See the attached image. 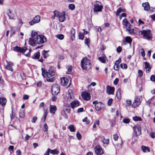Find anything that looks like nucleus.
<instances>
[{
	"label": "nucleus",
	"mask_w": 155,
	"mask_h": 155,
	"mask_svg": "<svg viewBox=\"0 0 155 155\" xmlns=\"http://www.w3.org/2000/svg\"><path fill=\"white\" fill-rule=\"evenodd\" d=\"M31 37L29 38V43L32 46H35L38 44H40L46 42V38L42 35H38L37 32L32 31Z\"/></svg>",
	"instance_id": "nucleus-1"
},
{
	"label": "nucleus",
	"mask_w": 155,
	"mask_h": 155,
	"mask_svg": "<svg viewBox=\"0 0 155 155\" xmlns=\"http://www.w3.org/2000/svg\"><path fill=\"white\" fill-rule=\"evenodd\" d=\"M41 71L42 76L45 78L46 75L48 82H53L54 81V76L55 74V72L54 68L51 67L48 70L42 68Z\"/></svg>",
	"instance_id": "nucleus-2"
},
{
	"label": "nucleus",
	"mask_w": 155,
	"mask_h": 155,
	"mask_svg": "<svg viewBox=\"0 0 155 155\" xmlns=\"http://www.w3.org/2000/svg\"><path fill=\"white\" fill-rule=\"evenodd\" d=\"M90 61L87 57L83 58L81 60V67L84 70H89L91 67Z\"/></svg>",
	"instance_id": "nucleus-3"
},
{
	"label": "nucleus",
	"mask_w": 155,
	"mask_h": 155,
	"mask_svg": "<svg viewBox=\"0 0 155 155\" xmlns=\"http://www.w3.org/2000/svg\"><path fill=\"white\" fill-rule=\"evenodd\" d=\"M139 33L143 36L144 39L148 40H150L152 38V34L151 31L149 30L140 31Z\"/></svg>",
	"instance_id": "nucleus-4"
},
{
	"label": "nucleus",
	"mask_w": 155,
	"mask_h": 155,
	"mask_svg": "<svg viewBox=\"0 0 155 155\" xmlns=\"http://www.w3.org/2000/svg\"><path fill=\"white\" fill-rule=\"evenodd\" d=\"M122 23L123 25L127 27V30L129 32L130 34L131 35L134 34V29L130 28V25L126 18H125L123 20Z\"/></svg>",
	"instance_id": "nucleus-5"
},
{
	"label": "nucleus",
	"mask_w": 155,
	"mask_h": 155,
	"mask_svg": "<svg viewBox=\"0 0 155 155\" xmlns=\"http://www.w3.org/2000/svg\"><path fill=\"white\" fill-rule=\"evenodd\" d=\"M133 135L136 137L139 136L141 134V127L138 125H136L133 127Z\"/></svg>",
	"instance_id": "nucleus-6"
},
{
	"label": "nucleus",
	"mask_w": 155,
	"mask_h": 155,
	"mask_svg": "<svg viewBox=\"0 0 155 155\" xmlns=\"http://www.w3.org/2000/svg\"><path fill=\"white\" fill-rule=\"evenodd\" d=\"M60 91V86L58 84H54L52 86L51 91L53 95H57L59 93Z\"/></svg>",
	"instance_id": "nucleus-7"
},
{
	"label": "nucleus",
	"mask_w": 155,
	"mask_h": 155,
	"mask_svg": "<svg viewBox=\"0 0 155 155\" xmlns=\"http://www.w3.org/2000/svg\"><path fill=\"white\" fill-rule=\"evenodd\" d=\"M94 12H101L103 8L101 3L99 2H97V3L94 5Z\"/></svg>",
	"instance_id": "nucleus-8"
},
{
	"label": "nucleus",
	"mask_w": 155,
	"mask_h": 155,
	"mask_svg": "<svg viewBox=\"0 0 155 155\" xmlns=\"http://www.w3.org/2000/svg\"><path fill=\"white\" fill-rule=\"evenodd\" d=\"M40 16L39 15L36 16L32 20L29 22V24L31 25H33L39 22L40 21Z\"/></svg>",
	"instance_id": "nucleus-9"
},
{
	"label": "nucleus",
	"mask_w": 155,
	"mask_h": 155,
	"mask_svg": "<svg viewBox=\"0 0 155 155\" xmlns=\"http://www.w3.org/2000/svg\"><path fill=\"white\" fill-rule=\"evenodd\" d=\"M67 99L68 101H70L74 97V94L72 92V90L69 89L68 90L66 94Z\"/></svg>",
	"instance_id": "nucleus-10"
},
{
	"label": "nucleus",
	"mask_w": 155,
	"mask_h": 155,
	"mask_svg": "<svg viewBox=\"0 0 155 155\" xmlns=\"http://www.w3.org/2000/svg\"><path fill=\"white\" fill-rule=\"evenodd\" d=\"M96 153L97 155H101L103 153V152L101 147L99 145H97L94 148Z\"/></svg>",
	"instance_id": "nucleus-11"
},
{
	"label": "nucleus",
	"mask_w": 155,
	"mask_h": 155,
	"mask_svg": "<svg viewBox=\"0 0 155 155\" xmlns=\"http://www.w3.org/2000/svg\"><path fill=\"white\" fill-rule=\"evenodd\" d=\"M81 96L84 100L86 101L89 100L91 99V95L90 94L86 92L82 93Z\"/></svg>",
	"instance_id": "nucleus-12"
},
{
	"label": "nucleus",
	"mask_w": 155,
	"mask_h": 155,
	"mask_svg": "<svg viewBox=\"0 0 155 155\" xmlns=\"http://www.w3.org/2000/svg\"><path fill=\"white\" fill-rule=\"evenodd\" d=\"M40 57V53L38 51L36 53H35L32 56L31 58L32 59H38V61L41 62H43V60L42 58H41L40 59H38Z\"/></svg>",
	"instance_id": "nucleus-13"
},
{
	"label": "nucleus",
	"mask_w": 155,
	"mask_h": 155,
	"mask_svg": "<svg viewBox=\"0 0 155 155\" xmlns=\"http://www.w3.org/2000/svg\"><path fill=\"white\" fill-rule=\"evenodd\" d=\"M14 50L15 51L24 53H25L27 50V48L25 47L21 48L17 46L14 48Z\"/></svg>",
	"instance_id": "nucleus-14"
},
{
	"label": "nucleus",
	"mask_w": 155,
	"mask_h": 155,
	"mask_svg": "<svg viewBox=\"0 0 155 155\" xmlns=\"http://www.w3.org/2000/svg\"><path fill=\"white\" fill-rule=\"evenodd\" d=\"M141 102V101L139 97H137L135 98L134 102L132 104V106L133 107H136L140 104Z\"/></svg>",
	"instance_id": "nucleus-15"
},
{
	"label": "nucleus",
	"mask_w": 155,
	"mask_h": 155,
	"mask_svg": "<svg viewBox=\"0 0 155 155\" xmlns=\"http://www.w3.org/2000/svg\"><path fill=\"white\" fill-rule=\"evenodd\" d=\"M65 12H63L62 13H60L58 16L59 21L61 22L64 21L65 20Z\"/></svg>",
	"instance_id": "nucleus-16"
},
{
	"label": "nucleus",
	"mask_w": 155,
	"mask_h": 155,
	"mask_svg": "<svg viewBox=\"0 0 155 155\" xmlns=\"http://www.w3.org/2000/svg\"><path fill=\"white\" fill-rule=\"evenodd\" d=\"M68 81V79L66 77H62L61 78V84L63 86H66Z\"/></svg>",
	"instance_id": "nucleus-17"
},
{
	"label": "nucleus",
	"mask_w": 155,
	"mask_h": 155,
	"mask_svg": "<svg viewBox=\"0 0 155 155\" xmlns=\"http://www.w3.org/2000/svg\"><path fill=\"white\" fill-rule=\"evenodd\" d=\"M145 65V70L147 73H148L150 72L151 71V67L148 62H144Z\"/></svg>",
	"instance_id": "nucleus-18"
},
{
	"label": "nucleus",
	"mask_w": 155,
	"mask_h": 155,
	"mask_svg": "<svg viewBox=\"0 0 155 155\" xmlns=\"http://www.w3.org/2000/svg\"><path fill=\"white\" fill-rule=\"evenodd\" d=\"M107 93L109 94H114V87H111L108 85L107 87Z\"/></svg>",
	"instance_id": "nucleus-19"
},
{
	"label": "nucleus",
	"mask_w": 155,
	"mask_h": 155,
	"mask_svg": "<svg viewBox=\"0 0 155 155\" xmlns=\"http://www.w3.org/2000/svg\"><path fill=\"white\" fill-rule=\"evenodd\" d=\"M79 102L78 101H74L71 103L70 104L72 108H74L79 105Z\"/></svg>",
	"instance_id": "nucleus-20"
},
{
	"label": "nucleus",
	"mask_w": 155,
	"mask_h": 155,
	"mask_svg": "<svg viewBox=\"0 0 155 155\" xmlns=\"http://www.w3.org/2000/svg\"><path fill=\"white\" fill-rule=\"evenodd\" d=\"M103 107V104L101 102H99L95 105V109L97 110H101Z\"/></svg>",
	"instance_id": "nucleus-21"
},
{
	"label": "nucleus",
	"mask_w": 155,
	"mask_h": 155,
	"mask_svg": "<svg viewBox=\"0 0 155 155\" xmlns=\"http://www.w3.org/2000/svg\"><path fill=\"white\" fill-rule=\"evenodd\" d=\"M142 5L145 11H148L150 9V7L148 2L143 3Z\"/></svg>",
	"instance_id": "nucleus-22"
},
{
	"label": "nucleus",
	"mask_w": 155,
	"mask_h": 155,
	"mask_svg": "<svg viewBox=\"0 0 155 155\" xmlns=\"http://www.w3.org/2000/svg\"><path fill=\"white\" fill-rule=\"evenodd\" d=\"M57 110L56 107L55 105H50V112L51 114H54L56 110Z\"/></svg>",
	"instance_id": "nucleus-23"
},
{
	"label": "nucleus",
	"mask_w": 155,
	"mask_h": 155,
	"mask_svg": "<svg viewBox=\"0 0 155 155\" xmlns=\"http://www.w3.org/2000/svg\"><path fill=\"white\" fill-rule=\"evenodd\" d=\"M13 65V64L12 62H10L8 63V64L5 67V68L7 70H10L12 71H13V69L12 68V66Z\"/></svg>",
	"instance_id": "nucleus-24"
},
{
	"label": "nucleus",
	"mask_w": 155,
	"mask_h": 155,
	"mask_svg": "<svg viewBox=\"0 0 155 155\" xmlns=\"http://www.w3.org/2000/svg\"><path fill=\"white\" fill-rule=\"evenodd\" d=\"M101 141L104 144H107L109 143V140L108 139H105L104 137H102L100 139Z\"/></svg>",
	"instance_id": "nucleus-25"
},
{
	"label": "nucleus",
	"mask_w": 155,
	"mask_h": 155,
	"mask_svg": "<svg viewBox=\"0 0 155 155\" xmlns=\"http://www.w3.org/2000/svg\"><path fill=\"white\" fill-rule=\"evenodd\" d=\"M6 99L2 97L0 98V104L2 106H4L6 103Z\"/></svg>",
	"instance_id": "nucleus-26"
},
{
	"label": "nucleus",
	"mask_w": 155,
	"mask_h": 155,
	"mask_svg": "<svg viewBox=\"0 0 155 155\" xmlns=\"http://www.w3.org/2000/svg\"><path fill=\"white\" fill-rule=\"evenodd\" d=\"M64 109L66 112L68 113H69L70 110V106L69 104H66L64 106Z\"/></svg>",
	"instance_id": "nucleus-27"
},
{
	"label": "nucleus",
	"mask_w": 155,
	"mask_h": 155,
	"mask_svg": "<svg viewBox=\"0 0 155 155\" xmlns=\"http://www.w3.org/2000/svg\"><path fill=\"white\" fill-rule=\"evenodd\" d=\"M141 149L143 152H146V151L148 152H149L150 151V150L149 147L145 146H142L141 147Z\"/></svg>",
	"instance_id": "nucleus-28"
},
{
	"label": "nucleus",
	"mask_w": 155,
	"mask_h": 155,
	"mask_svg": "<svg viewBox=\"0 0 155 155\" xmlns=\"http://www.w3.org/2000/svg\"><path fill=\"white\" fill-rule=\"evenodd\" d=\"M71 39L72 41H73L74 40V39L75 38V30L73 28H72L71 30Z\"/></svg>",
	"instance_id": "nucleus-29"
},
{
	"label": "nucleus",
	"mask_w": 155,
	"mask_h": 155,
	"mask_svg": "<svg viewBox=\"0 0 155 155\" xmlns=\"http://www.w3.org/2000/svg\"><path fill=\"white\" fill-rule=\"evenodd\" d=\"M7 14L10 19H13L14 17V14L12 13V12L10 10H8Z\"/></svg>",
	"instance_id": "nucleus-30"
},
{
	"label": "nucleus",
	"mask_w": 155,
	"mask_h": 155,
	"mask_svg": "<svg viewBox=\"0 0 155 155\" xmlns=\"http://www.w3.org/2000/svg\"><path fill=\"white\" fill-rule=\"evenodd\" d=\"M54 15L51 17L53 19H54L55 17H58L59 12L57 10H55L53 12Z\"/></svg>",
	"instance_id": "nucleus-31"
},
{
	"label": "nucleus",
	"mask_w": 155,
	"mask_h": 155,
	"mask_svg": "<svg viewBox=\"0 0 155 155\" xmlns=\"http://www.w3.org/2000/svg\"><path fill=\"white\" fill-rule=\"evenodd\" d=\"M121 90L120 89H119L118 90L116 94V96L117 98L118 99H120L121 98Z\"/></svg>",
	"instance_id": "nucleus-32"
},
{
	"label": "nucleus",
	"mask_w": 155,
	"mask_h": 155,
	"mask_svg": "<svg viewBox=\"0 0 155 155\" xmlns=\"http://www.w3.org/2000/svg\"><path fill=\"white\" fill-rule=\"evenodd\" d=\"M68 128L69 129L70 131L71 132H74L75 130L74 128V126L73 125L71 124L68 127Z\"/></svg>",
	"instance_id": "nucleus-33"
},
{
	"label": "nucleus",
	"mask_w": 155,
	"mask_h": 155,
	"mask_svg": "<svg viewBox=\"0 0 155 155\" xmlns=\"http://www.w3.org/2000/svg\"><path fill=\"white\" fill-rule=\"evenodd\" d=\"M61 115L63 116L65 118H67L68 116L65 113V110L64 109H63L61 111Z\"/></svg>",
	"instance_id": "nucleus-34"
},
{
	"label": "nucleus",
	"mask_w": 155,
	"mask_h": 155,
	"mask_svg": "<svg viewBox=\"0 0 155 155\" xmlns=\"http://www.w3.org/2000/svg\"><path fill=\"white\" fill-rule=\"evenodd\" d=\"M64 37V35L62 34H58L56 35V37L60 40L63 39Z\"/></svg>",
	"instance_id": "nucleus-35"
},
{
	"label": "nucleus",
	"mask_w": 155,
	"mask_h": 155,
	"mask_svg": "<svg viewBox=\"0 0 155 155\" xmlns=\"http://www.w3.org/2000/svg\"><path fill=\"white\" fill-rule=\"evenodd\" d=\"M122 12H124L121 8H118L117 10L116 15H119Z\"/></svg>",
	"instance_id": "nucleus-36"
},
{
	"label": "nucleus",
	"mask_w": 155,
	"mask_h": 155,
	"mask_svg": "<svg viewBox=\"0 0 155 155\" xmlns=\"http://www.w3.org/2000/svg\"><path fill=\"white\" fill-rule=\"evenodd\" d=\"M134 120L135 121H139L142 120V119L140 117L138 116H135L133 117Z\"/></svg>",
	"instance_id": "nucleus-37"
},
{
	"label": "nucleus",
	"mask_w": 155,
	"mask_h": 155,
	"mask_svg": "<svg viewBox=\"0 0 155 155\" xmlns=\"http://www.w3.org/2000/svg\"><path fill=\"white\" fill-rule=\"evenodd\" d=\"M125 40L128 43H131L132 41L131 37L128 36L126 37Z\"/></svg>",
	"instance_id": "nucleus-38"
},
{
	"label": "nucleus",
	"mask_w": 155,
	"mask_h": 155,
	"mask_svg": "<svg viewBox=\"0 0 155 155\" xmlns=\"http://www.w3.org/2000/svg\"><path fill=\"white\" fill-rule=\"evenodd\" d=\"M48 51H46L45 50H43L42 52V55L45 58H46L48 55V54L47 53V52Z\"/></svg>",
	"instance_id": "nucleus-39"
},
{
	"label": "nucleus",
	"mask_w": 155,
	"mask_h": 155,
	"mask_svg": "<svg viewBox=\"0 0 155 155\" xmlns=\"http://www.w3.org/2000/svg\"><path fill=\"white\" fill-rule=\"evenodd\" d=\"M68 7L69 9L71 10H74L75 8V6L73 4H70L68 5Z\"/></svg>",
	"instance_id": "nucleus-40"
},
{
	"label": "nucleus",
	"mask_w": 155,
	"mask_h": 155,
	"mask_svg": "<svg viewBox=\"0 0 155 155\" xmlns=\"http://www.w3.org/2000/svg\"><path fill=\"white\" fill-rule=\"evenodd\" d=\"M50 153L52 154H58L59 152L58 151L57 149L51 150Z\"/></svg>",
	"instance_id": "nucleus-41"
},
{
	"label": "nucleus",
	"mask_w": 155,
	"mask_h": 155,
	"mask_svg": "<svg viewBox=\"0 0 155 155\" xmlns=\"http://www.w3.org/2000/svg\"><path fill=\"white\" fill-rule=\"evenodd\" d=\"M19 116L21 118H24L25 116V113L24 111L22 110L19 113Z\"/></svg>",
	"instance_id": "nucleus-42"
},
{
	"label": "nucleus",
	"mask_w": 155,
	"mask_h": 155,
	"mask_svg": "<svg viewBox=\"0 0 155 155\" xmlns=\"http://www.w3.org/2000/svg\"><path fill=\"white\" fill-rule=\"evenodd\" d=\"M79 38L80 39L83 40L84 38V35L83 34L81 33H79L78 35Z\"/></svg>",
	"instance_id": "nucleus-43"
},
{
	"label": "nucleus",
	"mask_w": 155,
	"mask_h": 155,
	"mask_svg": "<svg viewBox=\"0 0 155 155\" xmlns=\"http://www.w3.org/2000/svg\"><path fill=\"white\" fill-rule=\"evenodd\" d=\"M100 61H101L103 63H105V59L104 57H100L98 58Z\"/></svg>",
	"instance_id": "nucleus-44"
},
{
	"label": "nucleus",
	"mask_w": 155,
	"mask_h": 155,
	"mask_svg": "<svg viewBox=\"0 0 155 155\" xmlns=\"http://www.w3.org/2000/svg\"><path fill=\"white\" fill-rule=\"evenodd\" d=\"M72 66H70L68 69V71H67L66 74H71V71L72 70Z\"/></svg>",
	"instance_id": "nucleus-45"
},
{
	"label": "nucleus",
	"mask_w": 155,
	"mask_h": 155,
	"mask_svg": "<svg viewBox=\"0 0 155 155\" xmlns=\"http://www.w3.org/2000/svg\"><path fill=\"white\" fill-rule=\"evenodd\" d=\"M48 129V127L46 124H45L43 127V130L45 132H47Z\"/></svg>",
	"instance_id": "nucleus-46"
},
{
	"label": "nucleus",
	"mask_w": 155,
	"mask_h": 155,
	"mask_svg": "<svg viewBox=\"0 0 155 155\" xmlns=\"http://www.w3.org/2000/svg\"><path fill=\"white\" fill-rule=\"evenodd\" d=\"M138 76L139 77L141 78L142 77L143 74V71H142L141 70H139L138 71Z\"/></svg>",
	"instance_id": "nucleus-47"
},
{
	"label": "nucleus",
	"mask_w": 155,
	"mask_h": 155,
	"mask_svg": "<svg viewBox=\"0 0 155 155\" xmlns=\"http://www.w3.org/2000/svg\"><path fill=\"white\" fill-rule=\"evenodd\" d=\"M130 120L128 118H125L123 120V122L125 124H128L129 123Z\"/></svg>",
	"instance_id": "nucleus-48"
},
{
	"label": "nucleus",
	"mask_w": 155,
	"mask_h": 155,
	"mask_svg": "<svg viewBox=\"0 0 155 155\" xmlns=\"http://www.w3.org/2000/svg\"><path fill=\"white\" fill-rule=\"evenodd\" d=\"M114 68L115 70L118 71L119 68V65L118 64H115Z\"/></svg>",
	"instance_id": "nucleus-49"
},
{
	"label": "nucleus",
	"mask_w": 155,
	"mask_h": 155,
	"mask_svg": "<svg viewBox=\"0 0 155 155\" xmlns=\"http://www.w3.org/2000/svg\"><path fill=\"white\" fill-rule=\"evenodd\" d=\"M120 67L122 68L126 69L127 68V65L125 64H120Z\"/></svg>",
	"instance_id": "nucleus-50"
},
{
	"label": "nucleus",
	"mask_w": 155,
	"mask_h": 155,
	"mask_svg": "<svg viewBox=\"0 0 155 155\" xmlns=\"http://www.w3.org/2000/svg\"><path fill=\"white\" fill-rule=\"evenodd\" d=\"M76 136L78 138V139L79 140H80L81 138V136L80 134L78 132H77L76 133Z\"/></svg>",
	"instance_id": "nucleus-51"
},
{
	"label": "nucleus",
	"mask_w": 155,
	"mask_h": 155,
	"mask_svg": "<svg viewBox=\"0 0 155 155\" xmlns=\"http://www.w3.org/2000/svg\"><path fill=\"white\" fill-rule=\"evenodd\" d=\"M90 42V40L89 38H86L85 39V43L87 45L89 46V44Z\"/></svg>",
	"instance_id": "nucleus-52"
},
{
	"label": "nucleus",
	"mask_w": 155,
	"mask_h": 155,
	"mask_svg": "<svg viewBox=\"0 0 155 155\" xmlns=\"http://www.w3.org/2000/svg\"><path fill=\"white\" fill-rule=\"evenodd\" d=\"M20 75L22 80H24L26 79L24 73H21L20 74Z\"/></svg>",
	"instance_id": "nucleus-53"
},
{
	"label": "nucleus",
	"mask_w": 155,
	"mask_h": 155,
	"mask_svg": "<svg viewBox=\"0 0 155 155\" xmlns=\"http://www.w3.org/2000/svg\"><path fill=\"white\" fill-rule=\"evenodd\" d=\"M140 52L141 54V55L143 57H144L145 56V53L144 50L142 48L140 50Z\"/></svg>",
	"instance_id": "nucleus-54"
},
{
	"label": "nucleus",
	"mask_w": 155,
	"mask_h": 155,
	"mask_svg": "<svg viewBox=\"0 0 155 155\" xmlns=\"http://www.w3.org/2000/svg\"><path fill=\"white\" fill-rule=\"evenodd\" d=\"M112 101H113V99L112 98L109 99L108 100V103H107L108 105L109 106H110V105H111L112 103Z\"/></svg>",
	"instance_id": "nucleus-55"
},
{
	"label": "nucleus",
	"mask_w": 155,
	"mask_h": 155,
	"mask_svg": "<svg viewBox=\"0 0 155 155\" xmlns=\"http://www.w3.org/2000/svg\"><path fill=\"white\" fill-rule=\"evenodd\" d=\"M119 81V79L118 78H116L114 81V84L115 85H117Z\"/></svg>",
	"instance_id": "nucleus-56"
},
{
	"label": "nucleus",
	"mask_w": 155,
	"mask_h": 155,
	"mask_svg": "<svg viewBox=\"0 0 155 155\" xmlns=\"http://www.w3.org/2000/svg\"><path fill=\"white\" fill-rule=\"evenodd\" d=\"M122 50L121 47L120 46H119L117 49V51L118 53L121 52Z\"/></svg>",
	"instance_id": "nucleus-57"
},
{
	"label": "nucleus",
	"mask_w": 155,
	"mask_h": 155,
	"mask_svg": "<svg viewBox=\"0 0 155 155\" xmlns=\"http://www.w3.org/2000/svg\"><path fill=\"white\" fill-rule=\"evenodd\" d=\"M29 98V96L27 94H24L23 95V100H28Z\"/></svg>",
	"instance_id": "nucleus-58"
},
{
	"label": "nucleus",
	"mask_w": 155,
	"mask_h": 155,
	"mask_svg": "<svg viewBox=\"0 0 155 155\" xmlns=\"http://www.w3.org/2000/svg\"><path fill=\"white\" fill-rule=\"evenodd\" d=\"M150 80L152 81H155V76L153 75H152L150 77Z\"/></svg>",
	"instance_id": "nucleus-59"
},
{
	"label": "nucleus",
	"mask_w": 155,
	"mask_h": 155,
	"mask_svg": "<svg viewBox=\"0 0 155 155\" xmlns=\"http://www.w3.org/2000/svg\"><path fill=\"white\" fill-rule=\"evenodd\" d=\"M47 115V110L46 111L45 114L44 115V118L43 119H42V121H43V122H44L45 121L46 117Z\"/></svg>",
	"instance_id": "nucleus-60"
},
{
	"label": "nucleus",
	"mask_w": 155,
	"mask_h": 155,
	"mask_svg": "<svg viewBox=\"0 0 155 155\" xmlns=\"http://www.w3.org/2000/svg\"><path fill=\"white\" fill-rule=\"evenodd\" d=\"M118 137L117 134H115L113 135V139L115 141L118 140Z\"/></svg>",
	"instance_id": "nucleus-61"
},
{
	"label": "nucleus",
	"mask_w": 155,
	"mask_h": 155,
	"mask_svg": "<svg viewBox=\"0 0 155 155\" xmlns=\"http://www.w3.org/2000/svg\"><path fill=\"white\" fill-rule=\"evenodd\" d=\"M37 119V118L36 117H33L32 118L31 122L32 123H35V122Z\"/></svg>",
	"instance_id": "nucleus-62"
},
{
	"label": "nucleus",
	"mask_w": 155,
	"mask_h": 155,
	"mask_svg": "<svg viewBox=\"0 0 155 155\" xmlns=\"http://www.w3.org/2000/svg\"><path fill=\"white\" fill-rule=\"evenodd\" d=\"M30 137L28 135V134H26V136L25 137V141H26L27 140H28L29 138H30Z\"/></svg>",
	"instance_id": "nucleus-63"
},
{
	"label": "nucleus",
	"mask_w": 155,
	"mask_h": 155,
	"mask_svg": "<svg viewBox=\"0 0 155 155\" xmlns=\"http://www.w3.org/2000/svg\"><path fill=\"white\" fill-rule=\"evenodd\" d=\"M50 150H51L50 149L48 148L47 151L46 152L44 155H49Z\"/></svg>",
	"instance_id": "nucleus-64"
}]
</instances>
